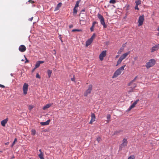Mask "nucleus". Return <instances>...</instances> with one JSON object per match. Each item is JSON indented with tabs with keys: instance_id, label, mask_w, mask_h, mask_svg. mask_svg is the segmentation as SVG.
I'll use <instances>...</instances> for the list:
<instances>
[{
	"instance_id": "f257e3e1",
	"label": "nucleus",
	"mask_w": 159,
	"mask_h": 159,
	"mask_svg": "<svg viewBox=\"0 0 159 159\" xmlns=\"http://www.w3.org/2000/svg\"><path fill=\"white\" fill-rule=\"evenodd\" d=\"M125 66V65L123 66L118 69L114 73V75L112 76V78H116L117 77L118 75H120L121 73V71L124 70V68Z\"/></svg>"
},
{
	"instance_id": "f03ea898",
	"label": "nucleus",
	"mask_w": 159,
	"mask_h": 159,
	"mask_svg": "<svg viewBox=\"0 0 159 159\" xmlns=\"http://www.w3.org/2000/svg\"><path fill=\"white\" fill-rule=\"evenodd\" d=\"M98 19L100 20L101 24L103 25L104 28H106L107 26L105 23L103 16L101 14H98Z\"/></svg>"
},
{
	"instance_id": "7ed1b4c3",
	"label": "nucleus",
	"mask_w": 159,
	"mask_h": 159,
	"mask_svg": "<svg viewBox=\"0 0 159 159\" xmlns=\"http://www.w3.org/2000/svg\"><path fill=\"white\" fill-rule=\"evenodd\" d=\"M155 61L153 59L150 60L149 62H147L146 65V66L147 68H149L155 64Z\"/></svg>"
},
{
	"instance_id": "20e7f679",
	"label": "nucleus",
	"mask_w": 159,
	"mask_h": 159,
	"mask_svg": "<svg viewBox=\"0 0 159 159\" xmlns=\"http://www.w3.org/2000/svg\"><path fill=\"white\" fill-rule=\"evenodd\" d=\"M128 141L127 139L124 138L122 140V143L120 145L119 147V150H121L122 149L127 146V145Z\"/></svg>"
},
{
	"instance_id": "39448f33",
	"label": "nucleus",
	"mask_w": 159,
	"mask_h": 159,
	"mask_svg": "<svg viewBox=\"0 0 159 159\" xmlns=\"http://www.w3.org/2000/svg\"><path fill=\"white\" fill-rule=\"evenodd\" d=\"M144 16L143 15L139 16L138 20L139 26H141L143 25L144 20Z\"/></svg>"
},
{
	"instance_id": "423d86ee",
	"label": "nucleus",
	"mask_w": 159,
	"mask_h": 159,
	"mask_svg": "<svg viewBox=\"0 0 159 159\" xmlns=\"http://www.w3.org/2000/svg\"><path fill=\"white\" fill-rule=\"evenodd\" d=\"M28 87V85L27 84L25 83L24 84L23 87V93L25 95L27 93Z\"/></svg>"
},
{
	"instance_id": "0eeeda50",
	"label": "nucleus",
	"mask_w": 159,
	"mask_h": 159,
	"mask_svg": "<svg viewBox=\"0 0 159 159\" xmlns=\"http://www.w3.org/2000/svg\"><path fill=\"white\" fill-rule=\"evenodd\" d=\"M92 85H89L88 89L86 91L85 93H84V96H87L89 94L91 93L92 89Z\"/></svg>"
},
{
	"instance_id": "6e6552de",
	"label": "nucleus",
	"mask_w": 159,
	"mask_h": 159,
	"mask_svg": "<svg viewBox=\"0 0 159 159\" xmlns=\"http://www.w3.org/2000/svg\"><path fill=\"white\" fill-rule=\"evenodd\" d=\"M106 55V51H102L101 53L100 54L99 57L100 60L102 61L103 60V57Z\"/></svg>"
},
{
	"instance_id": "1a4fd4ad",
	"label": "nucleus",
	"mask_w": 159,
	"mask_h": 159,
	"mask_svg": "<svg viewBox=\"0 0 159 159\" xmlns=\"http://www.w3.org/2000/svg\"><path fill=\"white\" fill-rule=\"evenodd\" d=\"M19 50L20 52H23L26 51V48L25 45H21L19 47Z\"/></svg>"
},
{
	"instance_id": "9d476101",
	"label": "nucleus",
	"mask_w": 159,
	"mask_h": 159,
	"mask_svg": "<svg viewBox=\"0 0 159 159\" xmlns=\"http://www.w3.org/2000/svg\"><path fill=\"white\" fill-rule=\"evenodd\" d=\"M139 100L138 99L136 100L129 107L128 110V111L130 110L132 108H134L137 104L138 102H139Z\"/></svg>"
},
{
	"instance_id": "9b49d317",
	"label": "nucleus",
	"mask_w": 159,
	"mask_h": 159,
	"mask_svg": "<svg viewBox=\"0 0 159 159\" xmlns=\"http://www.w3.org/2000/svg\"><path fill=\"white\" fill-rule=\"evenodd\" d=\"M159 48V44L153 47L152 48L151 52H153Z\"/></svg>"
},
{
	"instance_id": "f8f14e48",
	"label": "nucleus",
	"mask_w": 159,
	"mask_h": 159,
	"mask_svg": "<svg viewBox=\"0 0 159 159\" xmlns=\"http://www.w3.org/2000/svg\"><path fill=\"white\" fill-rule=\"evenodd\" d=\"M8 120V119L7 118L2 120L1 121V124L3 126H5Z\"/></svg>"
},
{
	"instance_id": "ddd939ff",
	"label": "nucleus",
	"mask_w": 159,
	"mask_h": 159,
	"mask_svg": "<svg viewBox=\"0 0 159 159\" xmlns=\"http://www.w3.org/2000/svg\"><path fill=\"white\" fill-rule=\"evenodd\" d=\"M129 52H128L126 53H125L123 55H122L120 57L122 58V59L123 60L124 59H125L127 55L129 54Z\"/></svg>"
},
{
	"instance_id": "4468645a",
	"label": "nucleus",
	"mask_w": 159,
	"mask_h": 159,
	"mask_svg": "<svg viewBox=\"0 0 159 159\" xmlns=\"http://www.w3.org/2000/svg\"><path fill=\"white\" fill-rule=\"evenodd\" d=\"M93 41L90 39H89L86 42V46L87 47Z\"/></svg>"
},
{
	"instance_id": "2eb2a0df",
	"label": "nucleus",
	"mask_w": 159,
	"mask_h": 159,
	"mask_svg": "<svg viewBox=\"0 0 159 159\" xmlns=\"http://www.w3.org/2000/svg\"><path fill=\"white\" fill-rule=\"evenodd\" d=\"M50 121V120H48L45 122H41L40 124L42 125H47L49 124Z\"/></svg>"
},
{
	"instance_id": "dca6fc26",
	"label": "nucleus",
	"mask_w": 159,
	"mask_h": 159,
	"mask_svg": "<svg viewBox=\"0 0 159 159\" xmlns=\"http://www.w3.org/2000/svg\"><path fill=\"white\" fill-rule=\"evenodd\" d=\"M51 106V105L50 104H48L46 105L45 106H44L43 109L44 110H45L46 109L49 108Z\"/></svg>"
},
{
	"instance_id": "f3484780",
	"label": "nucleus",
	"mask_w": 159,
	"mask_h": 159,
	"mask_svg": "<svg viewBox=\"0 0 159 159\" xmlns=\"http://www.w3.org/2000/svg\"><path fill=\"white\" fill-rule=\"evenodd\" d=\"M137 78V76H136L133 80L130 82L128 84V86H130L132 85L133 82L135 81V80Z\"/></svg>"
},
{
	"instance_id": "a211bd4d",
	"label": "nucleus",
	"mask_w": 159,
	"mask_h": 159,
	"mask_svg": "<svg viewBox=\"0 0 159 159\" xmlns=\"http://www.w3.org/2000/svg\"><path fill=\"white\" fill-rule=\"evenodd\" d=\"M91 119L92 121H95V116L94 114L92 113L91 115Z\"/></svg>"
},
{
	"instance_id": "6ab92c4d",
	"label": "nucleus",
	"mask_w": 159,
	"mask_h": 159,
	"mask_svg": "<svg viewBox=\"0 0 159 159\" xmlns=\"http://www.w3.org/2000/svg\"><path fill=\"white\" fill-rule=\"evenodd\" d=\"M62 5V3L61 2H60L58 4H57V7H56L55 10H57L59 9V8Z\"/></svg>"
},
{
	"instance_id": "aec40b11",
	"label": "nucleus",
	"mask_w": 159,
	"mask_h": 159,
	"mask_svg": "<svg viewBox=\"0 0 159 159\" xmlns=\"http://www.w3.org/2000/svg\"><path fill=\"white\" fill-rule=\"evenodd\" d=\"M136 5L138 6L139 5L141 4V1L140 0H137L135 1Z\"/></svg>"
},
{
	"instance_id": "412c9836",
	"label": "nucleus",
	"mask_w": 159,
	"mask_h": 159,
	"mask_svg": "<svg viewBox=\"0 0 159 159\" xmlns=\"http://www.w3.org/2000/svg\"><path fill=\"white\" fill-rule=\"evenodd\" d=\"M123 60L122 59V58H121L120 57L119 58V59L118 61H117V65H116V66H117V65H118L119 64H120L122 61Z\"/></svg>"
},
{
	"instance_id": "4be33fe9",
	"label": "nucleus",
	"mask_w": 159,
	"mask_h": 159,
	"mask_svg": "<svg viewBox=\"0 0 159 159\" xmlns=\"http://www.w3.org/2000/svg\"><path fill=\"white\" fill-rule=\"evenodd\" d=\"M48 74V76L49 77H50L51 76V74L52 73V70H48L47 71Z\"/></svg>"
},
{
	"instance_id": "5701e85b",
	"label": "nucleus",
	"mask_w": 159,
	"mask_h": 159,
	"mask_svg": "<svg viewBox=\"0 0 159 159\" xmlns=\"http://www.w3.org/2000/svg\"><path fill=\"white\" fill-rule=\"evenodd\" d=\"M76 8L74 7L73 9V14L75 15H76L77 12V10Z\"/></svg>"
},
{
	"instance_id": "b1692460",
	"label": "nucleus",
	"mask_w": 159,
	"mask_h": 159,
	"mask_svg": "<svg viewBox=\"0 0 159 159\" xmlns=\"http://www.w3.org/2000/svg\"><path fill=\"white\" fill-rule=\"evenodd\" d=\"M40 64L38 61H37L35 65V68H37L39 67Z\"/></svg>"
},
{
	"instance_id": "393cba45",
	"label": "nucleus",
	"mask_w": 159,
	"mask_h": 159,
	"mask_svg": "<svg viewBox=\"0 0 159 159\" xmlns=\"http://www.w3.org/2000/svg\"><path fill=\"white\" fill-rule=\"evenodd\" d=\"M39 156L40 159H44L43 158V154L40 153L39 155Z\"/></svg>"
},
{
	"instance_id": "a878e982",
	"label": "nucleus",
	"mask_w": 159,
	"mask_h": 159,
	"mask_svg": "<svg viewBox=\"0 0 159 159\" xmlns=\"http://www.w3.org/2000/svg\"><path fill=\"white\" fill-rule=\"evenodd\" d=\"M80 0L79 1H77L76 2V3L75 5V7H75V8H77V7H78L79 6V3H80Z\"/></svg>"
},
{
	"instance_id": "bb28decb",
	"label": "nucleus",
	"mask_w": 159,
	"mask_h": 159,
	"mask_svg": "<svg viewBox=\"0 0 159 159\" xmlns=\"http://www.w3.org/2000/svg\"><path fill=\"white\" fill-rule=\"evenodd\" d=\"M95 34L94 33L93 34L92 36H91V37L89 39L93 41V39L94 38V37H95Z\"/></svg>"
},
{
	"instance_id": "cd10ccee",
	"label": "nucleus",
	"mask_w": 159,
	"mask_h": 159,
	"mask_svg": "<svg viewBox=\"0 0 159 159\" xmlns=\"http://www.w3.org/2000/svg\"><path fill=\"white\" fill-rule=\"evenodd\" d=\"M17 141V139L16 138H15L14 139V141L12 143L11 146V147H12L14 146V145L15 143V142H16Z\"/></svg>"
},
{
	"instance_id": "c85d7f7f",
	"label": "nucleus",
	"mask_w": 159,
	"mask_h": 159,
	"mask_svg": "<svg viewBox=\"0 0 159 159\" xmlns=\"http://www.w3.org/2000/svg\"><path fill=\"white\" fill-rule=\"evenodd\" d=\"M109 2L110 3L114 4L116 2L115 0H110Z\"/></svg>"
},
{
	"instance_id": "c756f323",
	"label": "nucleus",
	"mask_w": 159,
	"mask_h": 159,
	"mask_svg": "<svg viewBox=\"0 0 159 159\" xmlns=\"http://www.w3.org/2000/svg\"><path fill=\"white\" fill-rule=\"evenodd\" d=\"M28 2L31 3H34V2L32 0H29L28 2H27L26 3L27 4Z\"/></svg>"
},
{
	"instance_id": "7c9ffc66",
	"label": "nucleus",
	"mask_w": 159,
	"mask_h": 159,
	"mask_svg": "<svg viewBox=\"0 0 159 159\" xmlns=\"http://www.w3.org/2000/svg\"><path fill=\"white\" fill-rule=\"evenodd\" d=\"M134 156H131L129 157L128 159H134Z\"/></svg>"
},
{
	"instance_id": "2f4dec72",
	"label": "nucleus",
	"mask_w": 159,
	"mask_h": 159,
	"mask_svg": "<svg viewBox=\"0 0 159 159\" xmlns=\"http://www.w3.org/2000/svg\"><path fill=\"white\" fill-rule=\"evenodd\" d=\"M111 115L110 114H108L107 116V119L108 120H109L111 118Z\"/></svg>"
},
{
	"instance_id": "473e14b6",
	"label": "nucleus",
	"mask_w": 159,
	"mask_h": 159,
	"mask_svg": "<svg viewBox=\"0 0 159 159\" xmlns=\"http://www.w3.org/2000/svg\"><path fill=\"white\" fill-rule=\"evenodd\" d=\"M29 109L30 110H31L33 108V106L32 105H29Z\"/></svg>"
},
{
	"instance_id": "72a5a7b5",
	"label": "nucleus",
	"mask_w": 159,
	"mask_h": 159,
	"mask_svg": "<svg viewBox=\"0 0 159 159\" xmlns=\"http://www.w3.org/2000/svg\"><path fill=\"white\" fill-rule=\"evenodd\" d=\"M101 140V138L100 137H99L97 138V140L98 141V142H99Z\"/></svg>"
},
{
	"instance_id": "f704fd0d",
	"label": "nucleus",
	"mask_w": 159,
	"mask_h": 159,
	"mask_svg": "<svg viewBox=\"0 0 159 159\" xmlns=\"http://www.w3.org/2000/svg\"><path fill=\"white\" fill-rule=\"evenodd\" d=\"M94 26L92 25L90 28V30L91 31H93L94 30Z\"/></svg>"
},
{
	"instance_id": "c9c22d12",
	"label": "nucleus",
	"mask_w": 159,
	"mask_h": 159,
	"mask_svg": "<svg viewBox=\"0 0 159 159\" xmlns=\"http://www.w3.org/2000/svg\"><path fill=\"white\" fill-rule=\"evenodd\" d=\"M81 31V30H79V29H74L72 30V31L73 32L77 31Z\"/></svg>"
},
{
	"instance_id": "e433bc0d",
	"label": "nucleus",
	"mask_w": 159,
	"mask_h": 159,
	"mask_svg": "<svg viewBox=\"0 0 159 159\" xmlns=\"http://www.w3.org/2000/svg\"><path fill=\"white\" fill-rule=\"evenodd\" d=\"M36 77L37 78H39L40 79V76L39 75V74L38 73H37V74H36Z\"/></svg>"
},
{
	"instance_id": "4c0bfd02",
	"label": "nucleus",
	"mask_w": 159,
	"mask_h": 159,
	"mask_svg": "<svg viewBox=\"0 0 159 159\" xmlns=\"http://www.w3.org/2000/svg\"><path fill=\"white\" fill-rule=\"evenodd\" d=\"M25 63H27V62H29V60L27 59V58L26 57H25Z\"/></svg>"
},
{
	"instance_id": "58836bf2",
	"label": "nucleus",
	"mask_w": 159,
	"mask_h": 159,
	"mask_svg": "<svg viewBox=\"0 0 159 159\" xmlns=\"http://www.w3.org/2000/svg\"><path fill=\"white\" fill-rule=\"evenodd\" d=\"M134 8L135 10H139V8L138 7V6H137V5H135V6L134 7Z\"/></svg>"
},
{
	"instance_id": "ea45409f",
	"label": "nucleus",
	"mask_w": 159,
	"mask_h": 159,
	"mask_svg": "<svg viewBox=\"0 0 159 159\" xmlns=\"http://www.w3.org/2000/svg\"><path fill=\"white\" fill-rule=\"evenodd\" d=\"M97 23L96 21H94L93 22L92 24V25L93 26H94V25H95Z\"/></svg>"
},
{
	"instance_id": "a19ab883",
	"label": "nucleus",
	"mask_w": 159,
	"mask_h": 159,
	"mask_svg": "<svg viewBox=\"0 0 159 159\" xmlns=\"http://www.w3.org/2000/svg\"><path fill=\"white\" fill-rule=\"evenodd\" d=\"M120 132V131H116L114 133V134H116L117 133H119Z\"/></svg>"
},
{
	"instance_id": "79ce46f5",
	"label": "nucleus",
	"mask_w": 159,
	"mask_h": 159,
	"mask_svg": "<svg viewBox=\"0 0 159 159\" xmlns=\"http://www.w3.org/2000/svg\"><path fill=\"white\" fill-rule=\"evenodd\" d=\"M85 11V10H84V9H83V10H81V13H80V15H80H80H81V14H82V12H84V11Z\"/></svg>"
},
{
	"instance_id": "37998d69",
	"label": "nucleus",
	"mask_w": 159,
	"mask_h": 159,
	"mask_svg": "<svg viewBox=\"0 0 159 159\" xmlns=\"http://www.w3.org/2000/svg\"><path fill=\"white\" fill-rule=\"evenodd\" d=\"M33 17H32L31 18H30L29 19V20L30 21H31L33 20Z\"/></svg>"
},
{
	"instance_id": "c03bdc74",
	"label": "nucleus",
	"mask_w": 159,
	"mask_h": 159,
	"mask_svg": "<svg viewBox=\"0 0 159 159\" xmlns=\"http://www.w3.org/2000/svg\"><path fill=\"white\" fill-rule=\"evenodd\" d=\"M136 84H133V86L132 87L133 89H134L136 86Z\"/></svg>"
},
{
	"instance_id": "a18cd8bd",
	"label": "nucleus",
	"mask_w": 159,
	"mask_h": 159,
	"mask_svg": "<svg viewBox=\"0 0 159 159\" xmlns=\"http://www.w3.org/2000/svg\"><path fill=\"white\" fill-rule=\"evenodd\" d=\"M0 87H1L2 88H4L5 87V86L3 85L0 84Z\"/></svg>"
},
{
	"instance_id": "49530a36",
	"label": "nucleus",
	"mask_w": 159,
	"mask_h": 159,
	"mask_svg": "<svg viewBox=\"0 0 159 159\" xmlns=\"http://www.w3.org/2000/svg\"><path fill=\"white\" fill-rule=\"evenodd\" d=\"M131 89L129 91V92H132L133 91V88H132V87H131Z\"/></svg>"
},
{
	"instance_id": "de8ad7c7",
	"label": "nucleus",
	"mask_w": 159,
	"mask_h": 159,
	"mask_svg": "<svg viewBox=\"0 0 159 159\" xmlns=\"http://www.w3.org/2000/svg\"><path fill=\"white\" fill-rule=\"evenodd\" d=\"M32 133H33V134H34L35 133V131L34 130H33L32 131Z\"/></svg>"
},
{
	"instance_id": "09e8293b",
	"label": "nucleus",
	"mask_w": 159,
	"mask_h": 159,
	"mask_svg": "<svg viewBox=\"0 0 159 159\" xmlns=\"http://www.w3.org/2000/svg\"><path fill=\"white\" fill-rule=\"evenodd\" d=\"M71 80L72 81H75V79L74 78V77L73 78H71Z\"/></svg>"
},
{
	"instance_id": "8fccbe9b",
	"label": "nucleus",
	"mask_w": 159,
	"mask_h": 159,
	"mask_svg": "<svg viewBox=\"0 0 159 159\" xmlns=\"http://www.w3.org/2000/svg\"><path fill=\"white\" fill-rule=\"evenodd\" d=\"M39 61V62L40 64H42V63H43L44 62V61Z\"/></svg>"
},
{
	"instance_id": "3c124183",
	"label": "nucleus",
	"mask_w": 159,
	"mask_h": 159,
	"mask_svg": "<svg viewBox=\"0 0 159 159\" xmlns=\"http://www.w3.org/2000/svg\"><path fill=\"white\" fill-rule=\"evenodd\" d=\"M36 68H35V67L32 70V72H33Z\"/></svg>"
},
{
	"instance_id": "603ef678",
	"label": "nucleus",
	"mask_w": 159,
	"mask_h": 159,
	"mask_svg": "<svg viewBox=\"0 0 159 159\" xmlns=\"http://www.w3.org/2000/svg\"><path fill=\"white\" fill-rule=\"evenodd\" d=\"M39 151L40 152V153L43 154V153L42 152V150L41 149H40Z\"/></svg>"
},
{
	"instance_id": "864d4df0",
	"label": "nucleus",
	"mask_w": 159,
	"mask_h": 159,
	"mask_svg": "<svg viewBox=\"0 0 159 159\" xmlns=\"http://www.w3.org/2000/svg\"><path fill=\"white\" fill-rule=\"evenodd\" d=\"M93 122H94V121H92V120H91L89 122V124H92Z\"/></svg>"
},
{
	"instance_id": "5fc2aeb1",
	"label": "nucleus",
	"mask_w": 159,
	"mask_h": 159,
	"mask_svg": "<svg viewBox=\"0 0 159 159\" xmlns=\"http://www.w3.org/2000/svg\"><path fill=\"white\" fill-rule=\"evenodd\" d=\"M9 143L8 142L6 143H5V144L6 145H8L9 144Z\"/></svg>"
},
{
	"instance_id": "6e6d98bb",
	"label": "nucleus",
	"mask_w": 159,
	"mask_h": 159,
	"mask_svg": "<svg viewBox=\"0 0 159 159\" xmlns=\"http://www.w3.org/2000/svg\"><path fill=\"white\" fill-rule=\"evenodd\" d=\"M72 27H73L72 25H70L69 26V27H70V28H72Z\"/></svg>"
},
{
	"instance_id": "4d7b16f0",
	"label": "nucleus",
	"mask_w": 159,
	"mask_h": 159,
	"mask_svg": "<svg viewBox=\"0 0 159 159\" xmlns=\"http://www.w3.org/2000/svg\"><path fill=\"white\" fill-rule=\"evenodd\" d=\"M137 58V57H135L134 58V59L135 60H136Z\"/></svg>"
},
{
	"instance_id": "13d9d810",
	"label": "nucleus",
	"mask_w": 159,
	"mask_h": 159,
	"mask_svg": "<svg viewBox=\"0 0 159 159\" xmlns=\"http://www.w3.org/2000/svg\"><path fill=\"white\" fill-rule=\"evenodd\" d=\"M157 30L159 31V33H158V34H159V27L157 29Z\"/></svg>"
},
{
	"instance_id": "bf43d9fd",
	"label": "nucleus",
	"mask_w": 159,
	"mask_h": 159,
	"mask_svg": "<svg viewBox=\"0 0 159 159\" xmlns=\"http://www.w3.org/2000/svg\"><path fill=\"white\" fill-rule=\"evenodd\" d=\"M11 76H13V74H12V73H11Z\"/></svg>"
},
{
	"instance_id": "052dcab7",
	"label": "nucleus",
	"mask_w": 159,
	"mask_h": 159,
	"mask_svg": "<svg viewBox=\"0 0 159 159\" xmlns=\"http://www.w3.org/2000/svg\"><path fill=\"white\" fill-rule=\"evenodd\" d=\"M32 7H35V5H32Z\"/></svg>"
},
{
	"instance_id": "680f3d73",
	"label": "nucleus",
	"mask_w": 159,
	"mask_h": 159,
	"mask_svg": "<svg viewBox=\"0 0 159 159\" xmlns=\"http://www.w3.org/2000/svg\"><path fill=\"white\" fill-rule=\"evenodd\" d=\"M107 123H108L109 122V120H107Z\"/></svg>"
},
{
	"instance_id": "e2e57ef3",
	"label": "nucleus",
	"mask_w": 159,
	"mask_h": 159,
	"mask_svg": "<svg viewBox=\"0 0 159 159\" xmlns=\"http://www.w3.org/2000/svg\"><path fill=\"white\" fill-rule=\"evenodd\" d=\"M24 61V60H23V59H22V60H21V61Z\"/></svg>"
}]
</instances>
